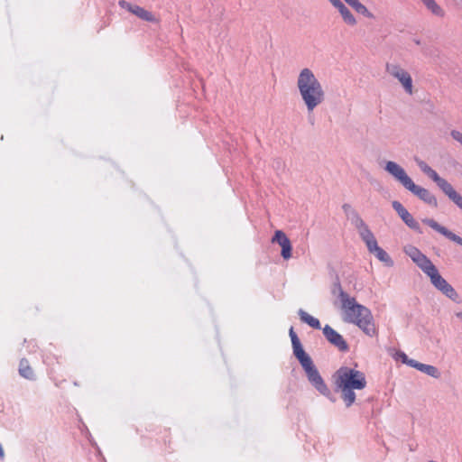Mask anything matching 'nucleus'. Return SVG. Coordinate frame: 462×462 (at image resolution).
Listing matches in <instances>:
<instances>
[{
    "label": "nucleus",
    "instance_id": "39448f33",
    "mask_svg": "<svg viewBox=\"0 0 462 462\" xmlns=\"http://www.w3.org/2000/svg\"><path fill=\"white\" fill-rule=\"evenodd\" d=\"M416 162L420 170L431 179L442 192L462 210V196L455 190L453 186L447 180L441 178L438 172L424 161L416 160Z\"/></svg>",
    "mask_w": 462,
    "mask_h": 462
},
{
    "label": "nucleus",
    "instance_id": "423d86ee",
    "mask_svg": "<svg viewBox=\"0 0 462 462\" xmlns=\"http://www.w3.org/2000/svg\"><path fill=\"white\" fill-rule=\"evenodd\" d=\"M423 273L430 277L432 285L437 290L453 301L458 302L459 297L456 290L439 274L437 267L433 263L424 270Z\"/></svg>",
    "mask_w": 462,
    "mask_h": 462
},
{
    "label": "nucleus",
    "instance_id": "dca6fc26",
    "mask_svg": "<svg viewBox=\"0 0 462 462\" xmlns=\"http://www.w3.org/2000/svg\"><path fill=\"white\" fill-rule=\"evenodd\" d=\"M411 367H413L433 378L440 377L439 370L434 365L422 364L418 361H411Z\"/></svg>",
    "mask_w": 462,
    "mask_h": 462
},
{
    "label": "nucleus",
    "instance_id": "aec40b11",
    "mask_svg": "<svg viewBox=\"0 0 462 462\" xmlns=\"http://www.w3.org/2000/svg\"><path fill=\"white\" fill-rule=\"evenodd\" d=\"M298 314L300 316V319L302 322L308 324L310 327L315 328V329H320L321 325L318 319L312 317L308 312L303 310L302 309H300L298 311Z\"/></svg>",
    "mask_w": 462,
    "mask_h": 462
},
{
    "label": "nucleus",
    "instance_id": "c85d7f7f",
    "mask_svg": "<svg viewBox=\"0 0 462 462\" xmlns=\"http://www.w3.org/2000/svg\"><path fill=\"white\" fill-rule=\"evenodd\" d=\"M289 335H290L291 343H295L294 340H296V342L300 341V339H299L297 334L294 332V329L292 327L290 328Z\"/></svg>",
    "mask_w": 462,
    "mask_h": 462
},
{
    "label": "nucleus",
    "instance_id": "4be33fe9",
    "mask_svg": "<svg viewBox=\"0 0 462 462\" xmlns=\"http://www.w3.org/2000/svg\"><path fill=\"white\" fill-rule=\"evenodd\" d=\"M356 13L363 14L365 17L373 18L374 15L368 9L361 4L358 0H345Z\"/></svg>",
    "mask_w": 462,
    "mask_h": 462
},
{
    "label": "nucleus",
    "instance_id": "1a4fd4ad",
    "mask_svg": "<svg viewBox=\"0 0 462 462\" xmlns=\"http://www.w3.org/2000/svg\"><path fill=\"white\" fill-rule=\"evenodd\" d=\"M393 208L397 212L402 220L412 230L422 234V230L418 221L414 219L411 214L397 200L393 201Z\"/></svg>",
    "mask_w": 462,
    "mask_h": 462
},
{
    "label": "nucleus",
    "instance_id": "4468645a",
    "mask_svg": "<svg viewBox=\"0 0 462 462\" xmlns=\"http://www.w3.org/2000/svg\"><path fill=\"white\" fill-rule=\"evenodd\" d=\"M357 232L361 237V239L365 244L367 250L369 253L373 254L375 250H377L380 246L377 244V241L368 227L366 224H364L362 226L358 227Z\"/></svg>",
    "mask_w": 462,
    "mask_h": 462
},
{
    "label": "nucleus",
    "instance_id": "a878e982",
    "mask_svg": "<svg viewBox=\"0 0 462 462\" xmlns=\"http://www.w3.org/2000/svg\"><path fill=\"white\" fill-rule=\"evenodd\" d=\"M396 357L398 359H401L403 364H406L409 366H411V361H415L414 359H410L408 357V356L404 352H402V351H399L396 353Z\"/></svg>",
    "mask_w": 462,
    "mask_h": 462
},
{
    "label": "nucleus",
    "instance_id": "a211bd4d",
    "mask_svg": "<svg viewBox=\"0 0 462 462\" xmlns=\"http://www.w3.org/2000/svg\"><path fill=\"white\" fill-rule=\"evenodd\" d=\"M132 14L136 15L138 18L150 22V23H157L158 20L156 17L151 13L150 11L145 10L144 8L136 5L134 6V10H132Z\"/></svg>",
    "mask_w": 462,
    "mask_h": 462
},
{
    "label": "nucleus",
    "instance_id": "412c9836",
    "mask_svg": "<svg viewBox=\"0 0 462 462\" xmlns=\"http://www.w3.org/2000/svg\"><path fill=\"white\" fill-rule=\"evenodd\" d=\"M335 7L340 13L343 20L350 25H355L356 23V18L351 14V12L347 9V7L340 1L339 5H335Z\"/></svg>",
    "mask_w": 462,
    "mask_h": 462
},
{
    "label": "nucleus",
    "instance_id": "b1692460",
    "mask_svg": "<svg viewBox=\"0 0 462 462\" xmlns=\"http://www.w3.org/2000/svg\"><path fill=\"white\" fill-rule=\"evenodd\" d=\"M299 362L301 365L304 372L315 367V365L313 364L311 357L308 354L303 356V357L300 358Z\"/></svg>",
    "mask_w": 462,
    "mask_h": 462
},
{
    "label": "nucleus",
    "instance_id": "20e7f679",
    "mask_svg": "<svg viewBox=\"0 0 462 462\" xmlns=\"http://www.w3.org/2000/svg\"><path fill=\"white\" fill-rule=\"evenodd\" d=\"M384 170L400 182L404 189L418 197L420 200L431 207H438L436 197L429 189L416 185L411 178L408 176L405 170L397 162L392 161L387 162Z\"/></svg>",
    "mask_w": 462,
    "mask_h": 462
},
{
    "label": "nucleus",
    "instance_id": "6ab92c4d",
    "mask_svg": "<svg viewBox=\"0 0 462 462\" xmlns=\"http://www.w3.org/2000/svg\"><path fill=\"white\" fill-rule=\"evenodd\" d=\"M425 7L435 16L442 18L445 16L444 9L435 0H420Z\"/></svg>",
    "mask_w": 462,
    "mask_h": 462
},
{
    "label": "nucleus",
    "instance_id": "2eb2a0df",
    "mask_svg": "<svg viewBox=\"0 0 462 462\" xmlns=\"http://www.w3.org/2000/svg\"><path fill=\"white\" fill-rule=\"evenodd\" d=\"M342 209L344 213L346 214L348 220H350L351 224L357 229L358 227L362 226L365 223V221L362 219L358 212L354 209L351 205L349 204H344L342 206Z\"/></svg>",
    "mask_w": 462,
    "mask_h": 462
},
{
    "label": "nucleus",
    "instance_id": "5701e85b",
    "mask_svg": "<svg viewBox=\"0 0 462 462\" xmlns=\"http://www.w3.org/2000/svg\"><path fill=\"white\" fill-rule=\"evenodd\" d=\"M373 254L375 255V257L379 261L384 263L386 266H393V261L392 260L390 255L383 248L379 247Z\"/></svg>",
    "mask_w": 462,
    "mask_h": 462
},
{
    "label": "nucleus",
    "instance_id": "c756f323",
    "mask_svg": "<svg viewBox=\"0 0 462 462\" xmlns=\"http://www.w3.org/2000/svg\"><path fill=\"white\" fill-rule=\"evenodd\" d=\"M329 1H330V3H331L334 6H335V5H339V2H340V0H329Z\"/></svg>",
    "mask_w": 462,
    "mask_h": 462
},
{
    "label": "nucleus",
    "instance_id": "7ed1b4c3",
    "mask_svg": "<svg viewBox=\"0 0 462 462\" xmlns=\"http://www.w3.org/2000/svg\"><path fill=\"white\" fill-rule=\"evenodd\" d=\"M297 88L309 113H312L325 100L322 85L310 69L305 68L300 70L297 79Z\"/></svg>",
    "mask_w": 462,
    "mask_h": 462
},
{
    "label": "nucleus",
    "instance_id": "9b49d317",
    "mask_svg": "<svg viewBox=\"0 0 462 462\" xmlns=\"http://www.w3.org/2000/svg\"><path fill=\"white\" fill-rule=\"evenodd\" d=\"M404 253L417 264V266L422 272H424V270L432 264L430 259L413 245L406 246L404 248Z\"/></svg>",
    "mask_w": 462,
    "mask_h": 462
},
{
    "label": "nucleus",
    "instance_id": "0eeeda50",
    "mask_svg": "<svg viewBox=\"0 0 462 462\" xmlns=\"http://www.w3.org/2000/svg\"><path fill=\"white\" fill-rule=\"evenodd\" d=\"M385 70L402 84L406 93L410 95L413 93L412 79L408 71L395 63H387Z\"/></svg>",
    "mask_w": 462,
    "mask_h": 462
},
{
    "label": "nucleus",
    "instance_id": "bb28decb",
    "mask_svg": "<svg viewBox=\"0 0 462 462\" xmlns=\"http://www.w3.org/2000/svg\"><path fill=\"white\" fill-rule=\"evenodd\" d=\"M118 5L121 8L123 9H126L128 12L132 13V10H134L135 5H132L130 3H128L127 1L125 0H120L118 2Z\"/></svg>",
    "mask_w": 462,
    "mask_h": 462
},
{
    "label": "nucleus",
    "instance_id": "7c9ffc66",
    "mask_svg": "<svg viewBox=\"0 0 462 462\" xmlns=\"http://www.w3.org/2000/svg\"><path fill=\"white\" fill-rule=\"evenodd\" d=\"M456 316L462 320V311L457 312Z\"/></svg>",
    "mask_w": 462,
    "mask_h": 462
},
{
    "label": "nucleus",
    "instance_id": "cd10ccee",
    "mask_svg": "<svg viewBox=\"0 0 462 462\" xmlns=\"http://www.w3.org/2000/svg\"><path fill=\"white\" fill-rule=\"evenodd\" d=\"M451 137L462 144V133L457 130H452L450 132Z\"/></svg>",
    "mask_w": 462,
    "mask_h": 462
},
{
    "label": "nucleus",
    "instance_id": "ddd939ff",
    "mask_svg": "<svg viewBox=\"0 0 462 462\" xmlns=\"http://www.w3.org/2000/svg\"><path fill=\"white\" fill-rule=\"evenodd\" d=\"M273 243H277L282 247L281 254L283 259L287 260L291 257V244L284 232L277 230L272 238Z\"/></svg>",
    "mask_w": 462,
    "mask_h": 462
},
{
    "label": "nucleus",
    "instance_id": "f257e3e1",
    "mask_svg": "<svg viewBox=\"0 0 462 462\" xmlns=\"http://www.w3.org/2000/svg\"><path fill=\"white\" fill-rule=\"evenodd\" d=\"M332 294L337 296L340 301L342 319L344 322L356 325L370 337L378 335V330L371 310L367 307L358 303L355 297L346 292L340 282H337L333 284Z\"/></svg>",
    "mask_w": 462,
    "mask_h": 462
},
{
    "label": "nucleus",
    "instance_id": "f8f14e48",
    "mask_svg": "<svg viewBox=\"0 0 462 462\" xmlns=\"http://www.w3.org/2000/svg\"><path fill=\"white\" fill-rule=\"evenodd\" d=\"M422 223L429 226L430 228H432L436 232L441 234L442 236H444L446 238L449 239L450 241L455 242L459 245H462V237H460L459 236L451 232L447 227L441 226L433 218H423Z\"/></svg>",
    "mask_w": 462,
    "mask_h": 462
},
{
    "label": "nucleus",
    "instance_id": "f3484780",
    "mask_svg": "<svg viewBox=\"0 0 462 462\" xmlns=\"http://www.w3.org/2000/svg\"><path fill=\"white\" fill-rule=\"evenodd\" d=\"M19 374L28 380H34L35 374L33 370L29 365V362L25 358H22L19 363Z\"/></svg>",
    "mask_w": 462,
    "mask_h": 462
},
{
    "label": "nucleus",
    "instance_id": "2f4dec72",
    "mask_svg": "<svg viewBox=\"0 0 462 462\" xmlns=\"http://www.w3.org/2000/svg\"><path fill=\"white\" fill-rule=\"evenodd\" d=\"M414 42H415V43H416L417 45H420V40H414Z\"/></svg>",
    "mask_w": 462,
    "mask_h": 462
},
{
    "label": "nucleus",
    "instance_id": "9d476101",
    "mask_svg": "<svg viewBox=\"0 0 462 462\" xmlns=\"http://www.w3.org/2000/svg\"><path fill=\"white\" fill-rule=\"evenodd\" d=\"M323 335L326 339L339 351L347 352L349 350L348 344L344 337L329 325H326L323 328Z\"/></svg>",
    "mask_w": 462,
    "mask_h": 462
},
{
    "label": "nucleus",
    "instance_id": "393cba45",
    "mask_svg": "<svg viewBox=\"0 0 462 462\" xmlns=\"http://www.w3.org/2000/svg\"><path fill=\"white\" fill-rule=\"evenodd\" d=\"M292 349H293V355L295 357L299 360L300 358L303 357L307 353L304 351L302 345L300 341L295 343H291Z\"/></svg>",
    "mask_w": 462,
    "mask_h": 462
},
{
    "label": "nucleus",
    "instance_id": "f03ea898",
    "mask_svg": "<svg viewBox=\"0 0 462 462\" xmlns=\"http://www.w3.org/2000/svg\"><path fill=\"white\" fill-rule=\"evenodd\" d=\"M333 379L336 389L341 393V398L347 408L356 401L354 390H363L367 383L363 372L347 366L337 370Z\"/></svg>",
    "mask_w": 462,
    "mask_h": 462
},
{
    "label": "nucleus",
    "instance_id": "6e6552de",
    "mask_svg": "<svg viewBox=\"0 0 462 462\" xmlns=\"http://www.w3.org/2000/svg\"><path fill=\"white\" fill-rule=\"evenodd\" d=\"M305 374L309 382L320 394L326 396L331 402L336 401L316 366L306 371Z\"/></svg>",
    "mask_w": 462,
    "mask_h": 462
}]
</instances>
